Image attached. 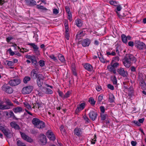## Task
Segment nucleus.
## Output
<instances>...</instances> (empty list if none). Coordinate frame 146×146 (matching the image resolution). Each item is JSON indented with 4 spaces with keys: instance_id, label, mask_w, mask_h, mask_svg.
<instances>
[{
    "instance_id": "63",
    "label": "nucleus",
    "mask_w": 146,
    "mask_h": 146,
    "mask_svg": "<svg viewBox=\"0 0 146 146\" xmlns=\"http://www.w3.org/2000/svg\"><path fill=\"white\" fill-rule=\"evenodd\" d=\"M65 36L67 40H68L69 39V35L68 32L67 31V32H65Z\"/></svg>"
},
{
    "instance_id": "3",
    "label": "nucleus",
    "mask_w": 146,
    "mask_h": 146,
    "mask_svg": "<svg viewBox=\"0 0 146 146\" xmlns=\"http://www.w3.org/2000/svg\"><path fill=\"white\" fill-rule=\"evenodd\" d=\"M33 87L32 86H29L25 87L22 90V93L23 94H28L32 91Z\"/></svg>"
},
{
    "instance_id": "40",
    "label": "nucleus",
    "mask_w": 146,
    "mask_h": 146,
    "mask_svg": "<svg viewBox=\"0 0 146 146\" xmlns=\"http://www.w3.org/2000/svg\"><path fill=\"white\" fill-rule=\"evenodd\" d=\"M43 80H36L37 84L39 87H41L42 86V85L43 84Z\"/></svg>"
},
{
    "instance_id": "17",
    "label": "nucleus",
    "mask_w": 146,
    "mask_h": 146,
    "mask_svg": "<svg viewBox=\"0 0 146 146\" xmlns=\"http://www.w3.org/2000/svg\"><path fill=\"white\" fill-rule=\"evenodd\" d=\"M84 66L86 70L89 71H91L93 69V66L89 63L85 64Z\"/></svg>"
},
{
    "instance_id": "34",
    "label": "nucleus",
    "mask_w": 146,
    "mask_h": 146,
    "mask_svg": "<svg viewBox=\"0 0 146 146\" xmlns=\"http://www.w3.org/2000/svg\"><path fill=\"white\" fill-rule=\"evenodd\" d=\"M111 80L113 85L117 84V80L116 77L115 76L113 77H111Z\"/></svg>"
},
{
    "instance_id": "52",
    "label": "nucleus",
    "mask_w": 146,
    "mask_h": 146,
    "mask_svg": "<svg viewBox=\"0 0 146 146\" xmlns=\"http://www.w3.org/2000/svg\"><path fill=\"white\" fill-rule=\"evenodd\" d=\"M83 117L84 119L86 121V123H89L90 121L88 117H87L86 115H84Z\"/></svg>"
},
{
    "instance_id": "61",
    "label": "nucleus",
    "mask_w": 146,
    "mask_h": 146,
    "mask_svg": "<svg viewBox=\"0 0 146 146\" xmlns=\"http://www.w3.org/2000/svg\"><path fill=\"white\" fill-rule=\"evenodd\" d=\"M107 87L109 89H110L111 90H113L114 89V87L113 86L110 84H108L107 85Z\"/></svg>"
},
{
    "instance_id": "30",
    "label": "nucleus",
    "mask_w": 146,
    "mask_h": 146,
    "mask_svg": "<svg viewBox=\"0 0 146 146\" xmlns=\"http://www.w3.org/2000/svg\"><path fill=\"white\" fill-rule=\"evenodd\" d=\"M31 80L30 77L29 76H26L23 79V82L25 84H27Z\"/></svg>"
},
{
    "instance_id": "7",
    "label": "nucleus",
    "mask_w": 146,
    "mask_h": 146,
    "mask_svg": "<svg viewBox=\"0 0 146 146\" xmlns=\"http://www.w3.org/2000/svg\"><path fill=\"white\" fill-rule=\"evenodd\" d=\"M117 72L120 75L123 77H127L128 75L127 72L121 67L117 69Z\"/></svg>"
},
{
    "instance_id": "60",
    "label": "nucleus",
    "mask_w": 146,
    "mask_h": 146,
    "mask_svg": "<svg viewBox=\"0 0 146 146\" xmlns=\"http://www.w3.org/2000/svg\"><path fill=\"white\" fill-rule=\"evenodd\" d=\"M72 73H73V75L75 76H76L77 75V74L76 72V70L75 68L72 67Z\"/></svg>"
},
{
    "instance_id": "56",
    "label": "nucleus",
    "mask_w": 146,
    "mask_h": 146,
    "mask_svg": "<svg viewBox=\"0 0 146 146\" xmlns=\"http://www.w3.org/2000/svg\"><path fill=\"white\" fill-rule=\"evenodd\" d=\"M35 57V56H31V55L28 54L26 55L25 56V57L26 58L30 59L31 60V59H33Z\"/></svg>"
},
{
    "instance_id": "44",
    "label": "nucleus",
    "mask_w": 146,
    "mask_h": 146,
    "mask_svg": "<svg viewBox=\"0 0 146 146\" xmlns=\"http://www.w3.org/2000/svg\"><path fill=\"white\" fill-rule=\"evenodd\" d=\"M111 65L112 66L115 68H117L119 66V64L117 62H114L112 63V62H111Z\"/></svg>"
},
{
    "instance_id": "29",
    "label": "nucleus",
    "mask_w": 146,
    "mask_h": 146,
    "mask_svg": "<svg viewBox=\"0 0 146 146\" xmlns=\"http://www.w3.org/2000/svg\"><path fill=\"white\" fill-rule=\"evenodd\" d=\"M83 36L84 33L83 31L78 32L77 33L76 35V39H79L82 36Z\"/></svg>"
},
{
    "instance_id": "47",
    "label": "nucleus",
    "mask_w": 146,
    "mask_h": 146,
    "mask_svg": "<svg viewBox=\"0 0 146 146\" xmlns=\"http://www.w3.org/2000/svg\"><path fill=\"white\" fill-rule=\"evenodd\" d=\"M71 92L70 91H68L64 95V98H67L69 97L70 95L71 94Z\"/></svg>"
},
{
    "instance_id": "35",
    "label": "nucleus",
    "mask_w": 146,
    "mask_h": 146,
    "mask_svg": "<svg viewBox=\"0 0 146 146\" xmlns=\"http://www.w3.org/2000/svg\"><path fill=\"white\" fill-rule=\"evenodd\" d=\"M37 80H43L44 79V77L42 75V74H39L38 75L36 78Z\"/></svg>"
},
{
    "instance_id": "13",
    "label": "nucleus",
    "mask_w": 146,
    "mask_h": 146,
    "mask_svg": "<svg viewBox=\"0 0 146 146\" xmlns=\"http://www.w3.org/2000/svg\"><path fill=\"white\" fill-rule=\"evenodd\" d=\"M28 45L32 46L34 49V51L37 55H40V52L38 50V48L35 44L33 43H29L28 44Z\"/></svg>"
},
{
    "instance_id": "42",
    "label": "nucleus",
    "mask_w": 146,
    "mask_h": 146,
    "mask_svg": "<svg viewBox=\"0 0 146 146\" xmlns=\"http://www.w3.org/2000/svg\"><path fill=\"white\" fill-rule=\"evenodd\" d=\"M59 60L62 62H64L65 61V59L64 56L62 54H60L58 56Z\"/></svg>"
},
{
    "instance_id": "9",
    "label": "nucleus",
    "mask_w": 146,
    "mask_h": 146,
    "mask_svg": "<svg viewBox=\"0 0 146 146\" xmlns=\"http://www.w3.org/2000/svg\"><path fill=\"white\" fill-rule=\"evenodd\" d=\"M91 40L88 38H86L79 41L80 44H82V46L84 47L88 46Z\"/></svg>"
},
{
    "instance_id": "38",
    "label": "nucleus",
    "mask_w": 146,
    "mask_h": 146,
    "mask_svg": "<svg viewBox=\"0 0 146 146\" xmlns=\"http://www.w3.org/2000/svg\"><path fill=\"white\" fill-rule=\"evenodd\" d=\"M36 7L38 9H42L44 10L45 11H46L48 10L45 7L43 6L39 5H36Z\"/></svg>"
},
{
    "instance_id": "2",
    "label": "nucleus",
    "mask_w": 146,
    "mask_h": 146,
    "mask_svg": "<svg viewBox=\"0 0 146 146\" xmlns=\"http://www.w3.org/2000/svg\"><path fill=\"white\" fill-rule=\"evenodd\" d=\"M32 123L38 128L42 129L45 126V123L42 121L36 118H33L32 120Z\"/></svg>"
},
{
    "instance_id": "51",
    "label": "nucleus",
    "mask_w": 146,
    "mask_h": 146,
    "mask_svg": "<svg viewBox=\"0 0 146 146\" xmlns=\"http://www.w3.org/2000/svg\"><path fill=\"white\" fill-rule=\"evenodd\" d=\"M38 64L41 67H43L45 65L44 61L43 60H40L38 62Z\"/></svg>"
},
{
    "instance_id": "24",
    "label": "nucleus",
    "mask_w": 146,
    "mask_h": 146,
    "mask_svg": "<svg viewBox=\"0 0 146 146\" xmlns=\"http://www.w3.org/2000/svg\"><path fill=\"white\" fill-rule=\"evenodd\" d=\"M75 24L78 27H81L82 25V23L81 20L79 19H76L75 21Z\"/></svg>"
},
{
    "instance_id": "12",
    "label": "nucleus",
    "mask_w": 146,
    "mask_h": 146,
    "mask_svg": "<svg viewBox=\"0 0 146 146\" xmlns=\"http://www.w3.org/2000/svg\"><path fill=\"white\" fill-rule=\"evenodd\" d=\"M46 135L50 140L54 141L55 139V136L51 131L48 130L46 132Z\"/></svg>"
},
{
    "instance_id": "23",
    "label": "nucleus",
    "mask_w": 146,
    "mask_h": 146,
    "mask_svg": "<svg viewBox=\"0 0 146 146\" xmlns=\"http://www.w3.org/2000/svg\"><path fill=\"white\" fill-rule=\"evenodd\" d=\"M13 110L15 113H20L23 111V109L21 107H18L13 108Z\"/></svg>"
},
{
    "instance_id": "14",
    "label": "nucleus",
    "mask_w": 146,
    "mask_h": 146,
    "mask_svg": "<svg viewBox=\"0 0 146 146\" xmlns=\"http://www.w3.org/2000/svg\"><path fill=\"white\" fill-rule=\"evenodd\" d=\"M26 4L29 6L33 7L36 5V2L34 0H25Z\"/></svg>"
},
{
    "instance_id": "4",
    "label": "nucleus",
    "mask_w": 146,
    "mask_h": 146,
    "mask_svg": "<svg viewBox=\"0 0 146 146\" xmlns=\"http://www.w3.org/2000/svg\"><path fill=\"white\" fill-rule=\"evenodd\" d=\"M2 90L5 92L9 94H11L13 92L12 88L7 84H5L1 87Z\"/></svg>"
},
{
    "instance_id": "8",
    "label": "nucleus",
    "mask_w": 146,
    "mask_h": 146,
    "mask_svg": "<svg viewBox=\"0 0 146 146\" xmlns=\"http://www.w3.org/2000/svg\"><path fill=\"white\" fill-rule=\"evenodd\" d=\"M85 106V103L84 102L80 104L77 105V108L75 110L76 113L78 114L79 112L83 110Z\"/></svg>"
},
{
    "instance_id": "37",
    "label": "nucleus",
    "mask_w": 146,
    "mask_h": 146,
    "mask_svg": "<svg viewBox=\"0 0 146 146\" xmlns=\"http://www.w3.org/2000/svg\"><path fill=\"white\" fill-rule=\"evenodd\" d=\"M114 97L112 94L110 95L109 97V99L110 100V102L111 103L113 102L114 101Z\"/></svg>"
},
{
    "instance_id": "26",
    "label": "nucleus",
    "mask_w": 146,
    "mask_h": 146,
    "mask_svg": "<svg viewBox=\"0 0 146 146\" xmlns=\"http://www.w3.org/2000/svg\"><path fill=\"white\" fill-rule=\"evenodd\" d=\"M107 68L109 71L112 72L114 74H115L116 73L115 69L111 65L108 66Z\"/></svg>"
},
{
    "instance_id": "20",
    "label": "nucleus",
    "mask_w": 146,
    "mask_h": 146,
    "mask_svg": "<svg viewBox=\"0 0 146 146\" xmlns=\"http://www.w3.org/2000/svg\"><path fill=\"white\" fill-rule=\"evenodd\" d=\"M74 133L75 134L79 137L81 135V130L80 128L76 127L74 130Z\"/></svg>"
},
{
    "instance_id": "62",
    "label": "nucleus",
    "mask_w": 146,
    "mask_h": 146,
    "mask_svg": "<svg viewBox=\"0 0 146 146\" xmlns=\"http://www.w3.org/2000/svg\"><path fill=\"white\" fill-rule=\"evenodd\" d=\"M58 93L59 96L62 98H64V95L63 94V92L60 91L59 90H58Z\"/></svg>"
},
{
    "instance_id": "18",
    "label": "nucleus",
    "mask_w": 146,
    "mask_h": 146,
    "mask_svg": "<svg viewBox=\"0 0 146 146\" xmlns=\"http://www.w3.org/2000/svg\"><path fill=\"white\" fill-rule=\"evenodd\" d=\"M2 132L8 138H10L12 136V134L10 132L9 130H7L5 129L4 130H3Z\"/></svg>"
},
{
    "instance_id": "36",
    "label": "nucleus",
    "mask_w": 146,
    "mask_h": 146,
    "mask_svg": "<svg viewBox=\"0 0 146 146\" xmlns=\"http://www.w3.org/2000/svg\"><path fill=\"white\" fill-rule=\"evenodd\" d=\"M88 102L92 106H94L95 104V101L92 98H90L89 99Z\"/></svg>"
},
{
    "instance_id": "10",
    "label": "nucleus",
    "mask_w": 146,
    "mask_h": 146,
    "mask_svg": "<svg viewBox=\"0 0 146 146\" xmlns=\"http://www.w3.org/2000/svg\"><path fill=\"white\" fill-rule=\"evenodd\" d=\"M88 115L90 119L93 121L96 119L98 115L97 112L93 111H91Z\"/></svg>"
},
{
    "instance_id": "50",
    "label": "nucleus",
    "mask_w": 146,
    "mask_h": 146,
    "mask_svg": "<svg viewBox=\"0 0 146 146\" xmlns=\"http://www.w3.org/2000/svg\"><path fill=\"white\" fill-rule=\"evenodd\" d=\"M138 79L139 81L143 80V74L141 73H138Z\"/></svg>"
},
{
    "instance_id": "58",
    "label": "nucleus",
    "mask_w": 146,
    "mask_h": 146,
    "mask_svg": "<svg viewBox=\"0 0 146 146\" xmlns=\"http://www.w3.org/2000/svg\"><path fill=\"white\" fill-rule=\"evenodd\" d=\"M110 3L111 5L115 6H117V2L114 1H110Z\"/></svg>"
},
{
    "instance_id": "25",
    "label": "nucleus",
    "mask_w": 146,
    "mask_h": 146,
    "mask_svg": "<svg viewBox=\"0 0 146 146\" xmlns=\"http://www.w3.org/2000/svg\"><path fill=\"white\" fill-rule=\"evenodd\" d=\"M9 117L12 118L13 119H15L16 120H18V118L16 117L15 115L12 111H10L9 112Z\"/></svg>"
},
{
    "instance_id": "64",
    "label": "nucleus",
    "mask_w": 146,
    "mask_h": 146,
    "mask_svg": "<svg viewBox=\"0 0 146 146\" xmlns=\"http://www.w3.org/2000/svg\"><path fill=\"white\" fill-rule=\"evenodd\" d=\"M53 13L54 14L57 15L59 11L57 9L55 8L53 10Z\"/></svg>"
},
{
    "instance_id": "22",
    "label": "nucleus",
    "mask_w": 146,
    "mask_h": 146,
    "mask_svg": "<svg viewBox=\"0 0 146 146\" xmlns=\"http://www.w3.org/2000/svg\"><path fill=\"white\" fill-rule=\"evenodd\" d=\"M3 102H2L1 103V101L0 100V109L1 110H9L10 108L9 106L7 105L3 104Z\"/></svg>"
},
{
    "instance_id": "19",
    "label": "nucleus",
    "mask_w": 146,
    "mask_h": 146,
    "mask_svg": "<svg viewBox=\"0 0 146 146\" xmlns=\"http://www.w3.org/2000/svg\"><path fill=\"white\" fill-rule=\"evenodd\" d=\"M11 126L15 129L19 130L20 129L19 126L17 124L16 122L13 121L10 123Z\"/></svg>"
},
{
    "instance_id": "33",
    "label": "nucleus",
    "mask_w": 146,
    "mask_h": 146,
    "mask_svg": "<svg viewBox=\"0 0 146 146\" xmlns=\"http://www.w3.org/2000/svg\"><path fill=\"white\" fill-rule=\"evenodd\" d=\"M108 115L104 113H101L100 117L102 120H105L107 117Z\"/></svg>"
},
{
    "instance_id": "57",
    "label": "nucleus",
    "mask_w": 146,
    "mask_h": 146,
    "mask_svg": "<svg viewBox=\"0 0 146 146\" xmlns=\"http://www.w3.org/2000/svg\"><path fill=\"white\" fill-rule=\"evenodd\" d=\"M17 144L18 146H25L24 144L20 140L17 141Z\"/></svg>"
},
{
    "instance_id": "21",
    "label": "nucleus",
    "mask_w": 146,
    "mask_h": 146,
    "mask_svg": "<svg viewBox=\"0 0 146 146\" xmlns=\"http://www.w3.org/2000/svg\"><path fill=\"white\" fill-rule=\"evenodd\" d=\"M41 102H38V101H36L35 103L32 104L33 106V108L35 109L38 108L39 109V108L41 107Z\"/></svg>"
},
{
    "instance_id": "28",
    "label": "nucleus",
    "mask_w": 146,
    "mask_h": 146,
    "mask_svg": "<svg viewBox=\"0 0 146 146\" xmlns=\"http://www.w3.org/2000/svg\"><path fill=\"white\" fill-rule=\"evenodd\" d=\"M5 102L7 104L6 105H7V106H9V108H10V106H14L13 104V103L11 102V101L9 100L5 99Z\"/></svg>"
},
{
    "instance_id": "41",
    "label": "nucleus",
    "mask_w": 146,
    "mask_h": 146,
    "mask_svg": "<svg viewBox=\"0 0 146 146\" xmlns=\"http://www.w3.org/2000/svg\"><path fill=\"white\" fill-rule=\"evenodd\" d=\"M140 82V86L142 87V88H145V84L144 80L139 81Z\"/></svg>"
},
{
    "instance_id": "59",
    "label": "nucleus",
    "mask_w": 146,
    "mask_h": 146,
    "mask_svg": "<svg viewBox=\"0 0 146 146\" xmlns=\"http://www.w3.org/2000/svg\"><path fill=\"white\" fill-rule=\"evenodd\" d=\"M14 39L13 37L11 36H8L6 38V41L7 42H9L10 40Z\"/></svg>"
},
{
    "instance_id": "54",
    "label": "nucleus",
    "mask_w": 146,
    "mask_h": 146,
    "mask_svg": "<svg viewBox=\"0 0 146 146\" xmlns=\"http://www.w3.org/2000/svg\"><path fill=\"white\" fill-rule=\"evenodd\" d=\"M7 51L9 52L10 55L11 56H13L15 54V52L13 51L11 48H9Z\"/></svg>"
},
{
    "instance_id": "46",
    "label": "nucleus",
    "mask_w": 146,
    "mask_h": 146,
    "mask_svg": "<svg viewBox=\"0 0 146 146\" xmlns=\"http://www.w3.org/2000/svg\"><path fill=\"white\" fill-rule=\"evenodd\" d=\"M51 59H53L54 61L57 62L58 61V60L57 58L55 56L54 54H52L51 55H49L48 56Z\"/></svg>"
},
{
    "instance_id": "31",
    "label": "nucleus",
    "mask_w": 146,
    "mask_h": 146,
    "mask_svg": "<svg viewBox=\"0 0 146 146\" xmlns=\"http://www.w3.org/2000/svg\"><path fill=\"white\" fill-rule=\"evenodd\" d=\"M24 106L27 108L29 110H31L32 109L31 106L30 104L27 102H25L23 103Z\"/></svg>"
},
{
    "instance_id": "32",
    "label": "nucleus",
    "mask_w": 146,
    "mask_h": 146,
    "mask_svg": "<svg viewBox=\"0 0 146 146\" xmlns=\"http://www.w3.org/2000/svg\"><path fill=\"white\" fill-rule=\"evenodd\" d=\"M37 69H34L31 72V74L33 75V76H35V78H36L37 77V76L38 74L37 73Z\"/></svg>"
},
{
    "instance_id": "45",
    "label": "nucleus",
    "mask_w": 146,
    "mask_h": 146,
    "mask_svg": "<svg viewBox=\"0 0 146 146\" xmlns=\"http://www.w3.org/2000/svg\"><path fill=\"white\" fill-rule=\"evenodd\" d=\"M133 87L131 86H130L128 92L129 94L130 95H133Z\"/></svg>"
},
{
    "instance_id": "39",
    "label": "nucleus",
    "mask_w": 146,
    "mask_h": 146,
    "mask_svg": "<svg viewBox=\"0 0 146 146\" xmlns=\"http://www.w3.org/2000/svg\"><path fill=\"white\" fill-rule=\"evenodd\" d=\"M119 60V58L118 56H116L113 58L111 62L112 63L117 62Z\"/></svg>"
},
{
    "instance_id": "48",
    "label": "nucleus",
    "mask_w": 146,
    "mask_h": 146,
    "mask_svg": "<svg viewBox=\"0 0 146 146\" xmlns=\"http://www.w3.org/2000/svg\"><path fill=\"white\" fill-rule=\"evenodd\" d=\"M106 54L108 56L109 55L115 56L116 53L114 51H113L111 52L107 51Z\"/></svg>"
},
{
    "instance_id": "15",
    "label": "nucleus",
    "mask_w": 146,
    "mask_h": 146,
    "mask_svg": "<svg viewBox=\"0 0 146 146\" xmlns=\"http://www.w3.org/2000/svg\"><path fill=\"white\" fill-rule=\"evenodd\" d=\"M40 140L42 145H45L47 142L46 136L43 134H41L40 137Z\"/></svg>"
},
{
    "instance_id": "1",
    "label": "nucleus",
    "mask_w": 146,
    "mask_h": 146,
    "mask_svg": "<svg viewBox=\"0 0 146 146\" xmlns=\"http://www.w3.org/2000/svg\"><path fill=\"white\" fill-rule=\"evenodd\" d=\"M137 59L135 57L131 54H126L123 60V64L126 68H128L133 62H135Z\"/></svg>"
},
{
    "instance_id": "53",
    "label": "nucleus",
    "mask_w": 146,
    "mask_h": 146,
    "mask_svg": "<svg viewBox=\"0 0 146 146\" xmlns=\"http://www.w3.org/2000/svg\"><path fill=\"white\" fill-rule=\"evenodd\" d=\"M103 98V96L102 95H100L98 98V103L100 104L102 102Z\"/></svg>"
},
{
    "instance_id": "6",
    "label": "nucleus",
    "mask_w": 146,
    "mask_h": 146,
    "mask_svg": "<svg viewBox=\"0 0 146 146\" xmlns=\"http://www.w3.org/2000/svg\"><path fill=\"white\" fill-rule=\"evenodd\" d=\"M21 82V80L19 78H16L10 80L8 83L12 86H15L20 84Z\"/></svg>"
},
{
    "instance_id": "5",
    "label": "nucleus",
    "mask_w": 146,
    "mask_h": 146,
    "mask_svg": "<svg viewBox=\"0 0 146 146\" xmlns=\"http://www.w3.org/2000/svg\"><path fill=\"white\" fill-rule=\"evenodd\" d=\"M135 46L139 50H143L145 48V45L143 42L139 40L135 41L134 43Z\"/></svg>"
},
{
    "instance_id": "11",
    "label": "nucleus",
    "mask_w": 146,
    "mask_h": 146,
    "mask_svg": "<svg viewBox=\"0 0 146 146\" xmlns=\"http://www.w3.org/2000/svg\"><path fill=\"white\" fill-rule=\"evenodd\" d=\"M20 133L22 138L24 140L30 143L33 142V140L31 138L26 135L25 133L21 132H20Z\"/></svg>"
},
{
    "instance_id": "55",
    "label": "nucleus",
    "mask_w": 146,
    "mask_h": 146,
    "mask_svg": "<svg viewBox=\"0 0 146 146\" xmlns=\"http://www.w3.org/2000/svg\"><path fill=\"white\" fill-rule=\"evenodd\" d=\"M6 62H7V64L9 66H13L14 65L13 62L12 61L7 60Z\"/></svg>"
},
{
    "instance_id": "16",
    "label": "nucleus",
    "mask_w": 146,
    "mask_h": 146,
    "mask_svg": "<svg viewBox=\"0 0 146 146\" xmlns=\"http://www.w3.org/2000/svg\"><path fill=\"white\" fill-rule=\"evenodd\" d=\"M31 61L32 62V64L35 68L38 69V64L35 56L33 59H31Z\"/></svg>"
},
{
    "instance_id": "43",
    "label": "nucleus",
    "mask_w": 146,
    "mask_h": 146,
    "mask_svg": "<svg viewBox=\"0 0 146 146\" xmlns=\"http://www.w3.org/2000/svg\"><path fill=\"white\" fill-rule=\"evenodd\" d=\"M100 56H98V58L102 62L105 63L106 61V59L104 58L103 56L101 55V53H100Z\"/></svg>"
},
{
    "instance_id": "27",
    "label": "nucleus",
    "mask_w": 146,
    "mask_h": 146,
    "mask_svg": "<svg viewBox=\"0 0 146 146\" xmlns=\"http://www.w3.org/2000/svg\"><path fill=\"white\" fill-rule=\"evenodd\" d=\"M121 37L123 42L124 43H127V36L124 34H122Z\"/></svg>"
},
{
    "instance_id": "49",
    "label": "nucleus",
    "mask_w": 146,
    "mask_h": 146,
    "mask_svg": "<svg viewBox=\"0 0 146 146\" xmlns=\"http://www.w3.org/2000/svg\"><path fill=\"white\" fill-rule=\"evenodd\" d=\"M45 93L48 94H52L53 93V91L49 88H46Z\"/></svg>"
}]
</instances>
